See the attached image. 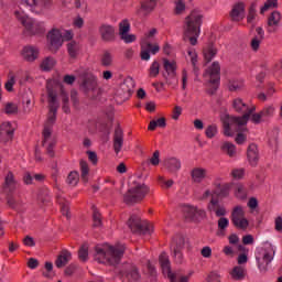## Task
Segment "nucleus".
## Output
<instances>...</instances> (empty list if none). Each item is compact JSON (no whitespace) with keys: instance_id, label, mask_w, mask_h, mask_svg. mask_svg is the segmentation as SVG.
I'll list each match as a JSON object with an SVG mask.
<instances>
[{"instance_id":"nucleus-42","label":"nucleus","mask_w":282,"mask_h":282,"mask_svg":"<svg viewBox=\"0 0 282 282\" xmlns=\"http://www.w3.org/2000/svg\"><path fill=\"white\" fill-rule=\"evenodd\" d=\"M93 226L94 228H100L102 226V216L96 208L93 209Z\"/></svg>"},{"instance_id":"nucleus-35","label":"nucleus","mask_w":282,"mask_h":282,"mask_svg":"<svg viewBox=\"0 0 282 282\" xmlns=\"http://www.w3.org/2000/svg\"><path fill=\"white\" fill-rule=\"evenodd\" d=\"M67 52L70 58H76V56H78V52H80V45L76 41H70L67 44Z\"/></svg>"},{"instance_id":"nucleus-29","label":"nucleus","mask_w":282,"mask_h":282,"mask_svg":"<svg viewBox=\"0 0 282 282\" xmlns=\"http://www.w3.org/2000/svg\"><path fill=\"white\" fill-rule=\"evenodd\" d=\"M188 246V238L178 235L173 239L172 250H184V247Z\"/></svg>"},{"instance_id":"nucleus-6","label":"nucleus","mask_w":282,"mask_h":282,"mask_svg":"<svg viewBox=\"0 0 282 282\" xmlns=\"http://www.w3.org/2000/svg\"><path fill=\"white\" fill-rule=\"evenodd\" d=\"M147 193H149V187L134 181L128 193L123 196V202L126 204H138V202H142L147 197Z\"/></svg>"},{"instance_id":"nucleus-63","label":"nucleus","mask_w":282,"mask_h":282,"mask_svg":"<svg viewBox=\"0 0 282 282\" xmlns=\"http://www.w3.org/2000/svg\"><path fill=\"white\" fill-rule=\"evenodd\" d=\"M231 175L234 180H241V177H243V169L232 170Z\"/></svg>"},{"instance_id":"nucleus-18","label":"nucleus","mask_w":282,"mask_h":282,"mask_svg":"<svg viewBox=\"0 0 282 282\" xmlns=\"http://www.w3.org/2000/svg\"><path fill=\"white\" fill-rule=\"evenodd\" d=\"M279 25H281V12L273 11L268 18L267 32L274 34L279 30Z\"/></svg>"},{"instance_id":"nucleus-22","label":"nucleus","mask_w":282,"mask_h":282,"mask_svg":"<svg viewBox=\"0 0 282 282\" xmlns=\"http://www.w3.org/2000/svg\"><path fill=\"white\" fill-rule=\"evenodd\" d=\"M124 144V133L122 132V128L117 126L113 133V149L115 153L118 155L120 151H122V145Z\"/></svg>"},{"instance_id":"nucleus-4","label":"nucleus","mask_w":282,"mask_h":282,"mask_svg":"<svg viewBox=\"0 0 282 282\" xmlns=\"http://www.w3.org/2000/svg\"><path fill=\"white\" fill-rule=\"evenodd\" d=\"M124 254V246H111L109 243L98 245L95 248V261L107 265H118Z\"/></svg>"},{"instance_id":"nucleus-50","label":"nucleus","mask_w":282,"mask_h":282,"mask_svg":"<svg viewBox=\"0 0 282 282\" xmlns=\"http://www.w3.org/2000/svg\"><path fill=\"white\" fill-rule=\"evenodd\" d=\"M143 45H145L147 50L151 53V54H158V52H160V45L158 44H152L151 42H149V40H145L143 42Z\"/></svg>"},{"instance_id":"nucleus-45","label":"nucleus","mask_w":282,"mask_h":282,"mask_svg":"<svg viewBox=\"0 0 282 282\" xmlns=\"http://www.w3.org/2000/svg\"><path fill=\"white\" fill-rule=\"evenodd\" d=\"M79 165H80V171H82V180H83V182L87 183L89 181V178L87 176V175H89V164H87L86 161H80Z\"/></svg>"},{"instance_id":"nucleus-60","label":"nucleus","mask_w":282,"mask_h":282,"mask_svg":"<svg viewBox=\"0 0 282 282\" xmlns=\"http://www.w3.org/2000/svg\"><path fill=\"white\" fill-rule=\"evenodd\" d=\"M141 47V61H151V52L147 50L144 43H142Z\"/></svg>"},{"instance_id":"nucleus-41","label":"nucleus","mask_w":282,"mask_h":282,"mask_svg":"<svg viewBox=\"0 0 282 282\" xmlns=\"http://www.w3.org/2000/svg\"><path fill=\"white\" fill-rule=\"evenodd\" d=\"M57 202L61 206V213L64 217L69 218V202L65 200L63 197H58Z\"/></svg>"},{"instance_id":"nucleus-19","label":"nucleus","mask_w":282,"mask_h":282,"mask_svg":"<svg viewBox=\"0 0 282 282\" xmlns=\"http://www.w3.org/2000/svg\"><path fill=\"white\" fill-rule=\"evenodd\" d=\"M99 34L106 43H111V41L116 40V28L111 24H101L99 26Z\"/></svg>"},{"instance_id":"nucleus-16","label":"nucleus","mask_w":282,"mask_h":282,"mask_svg":"<svg viewBox=\"0 0 282 282\" xmlns=\"http://www.w3.org/2000/svg\"><path fill=\"white\" fill-rule=\"evenodd\" d=\"M17 129V126L10 121L2 122L0 124V138L3 140V142H9V140H12L14 138V130Z\"/></svg>"},{"instance_id":"nucleus-27","label":"nucleus","mask_w":282,"mask_h":282,"mask_svg":"<svg viewBox=\"0 0 282 282\" xmlns=\"http://www.w3.org/2000/svg\"><path fill=\"white\" fill-rule=\"evenodd\" d=\"M134 88H135V82L131 77L126 78L120 86L121 91H123L126 96H131L133 94Z\"/></svg>"},{"instance_id":"nucleus-59","label":"nucleus","mask_w":282,"mask_h":282,"mask_svg":"<svg viewBox=\"0 0 282 282\" xmlns=\"http://www.w3.org/2000/svg\"><path fill=\"white\" fill-rule=\"evenodd\" d=\"M78 257L80 261H86L87 258L89 257V251L87 249V246H82L78 252Z\"/></svg>"},{"instance_id":"nucleus-54","label":"nucleus","mask_w":282,"mask_h":282,"mask_svg":"<svg viewBox=\"0 0 282 282\" xmlns=\"http://www.w3.org/2000/svg\"><path fill=\"white\" fill-rule=\"evenodd\" d=\"M174 6H175L176 14H182V12H184V10H186V4L184 3L183 0H174Z\"/></svg>"},{"instance_id":"nucleus-52","label":"nucleus","mask_w":282,"mask_h":282,"mask_svg":"<svg viewBox=\"0 0 282 282\" xmlns=\"http://www.w3.org/2000/svg\"><path fill=\"white\" fill-rule=\"evenodd\" d=\"M69 186H76L78 184V172H70L66 180Z\"/></svg>"},{"instance_id":"nucleus-62","label":"nucleus","mask_w":282,"mask_h":282,"mask_svg":"<svg viewBox=\"0 0 282 282\" xmlns=\"http://www.w3.org/2000/svg\"><path fill=\"white\" fill-rule=\"evenodd\" d=\"M221 276L219 275V273L213 271L208 274L207 276V282H220Z\"/></svg>"},{"instance_id":"nucleus-64","label":"nucleus","mask_w":282,"mask_h":282,"mask_svg":"<svg viewBox=\"0 0 282 282\" xmlns=\"http://www.w3.org/2000/svg\"><path fill=\"white\" fill-rule=\"evenodd\" d=\"M173 256L176 263H182L184 256L182 254V251L180 250H173Z\"/></svg>"},{"instance_id":"nucleus-37","label":"nucleus","mask_w":282,"mask_h":282,"mask_svg":"<svg viewBox=\"0 0 282 282\" xmlns=\"http://www.w3.org/2000/svg\"><path fill=\"white\" fill-rule=\"evenodd\" d=\"M214 56H217V48L215 45H209L204 50V58L206 63H210L213 61Z\"/></svg>"},{"instance_id":"nucleus-24","label":"nucleus","mask_w":282,"mask_h":282,"mask_svg":"<svg viewBox=\"0 0 282 282\" xmlns=\"http://www.w3.org/2000/svg\"><path fill=\"white\" fill-rule=\"evenodd\" d=\"M191 177H192V182H194V184H202V182L208 177V170L204 169V167H194L191 171Z\"/></svg>"},{"instance_id":"nucleus-46","label":"nucleus","mask_w":282,"mask_h":282,"mask_svg":"<svg viewBox=\"0 0 282 282\" xmlns=\"http://www.w3.org/2000/svg\"><path fill=\"white\" fill-rule=\"evenodd\" d=\"M229 91H239L243 87V80L241 79H231L229 80Z\"/></svg>"},{"instance_id":"nucleus-33","label":"nucleus","mask_w":282,"mask_h":282,"mask_svg":"<svg viewBox=\"0 0 282 282\" xmlns=\"http://www.w3.org/2000/svg\"><path fill=\"white\" fill-rule=\"evenodd\" d=\"M220 149H221V151H224V153H227V155H229V158H235V155H237V147H235L234 143L225 141L221 144Z\"/></svg>"},{"instance_id":"nucleus-61","label":"nucleus","mask_w":282,"mask_h":282,"mask_svg":"<svg viewBox=\"0 0 282 282\" xmlns=\"http://www.w3.org/2000/svg\"><path fill=\"white\" fill-rule=\"evenodd\" d=\"M216 193L217 192L215 189H206L202 196V199H217Z\"/></svg>"},{"instance_id":"nucleus-5","label":"nucleus","mask_w":282,"mask_h":282,"mask_svg":"<svg viewBox=\"0 0 282 282\" xmlns=\"http://www.w3.org/2000/svg\"><path fill=\"white\" fill-rule=\"evenodd\" d=\"M199 34H202V14L197 11H193L185 19L184 41H189L191 45H197Z\"/></svg>"},{"instance_id":"nucleus-28","label":"nucleus","mask_w":282,"mask_h":282,"mask_svg":"<svg viewBox=\"0 0 282 282\" xmlns=\"http://www.w3.org/2000/svg\"><path fill=\"white\" fill-rule=\"evenodd\" d=\"M72 260V253L67 250L62 251L55 261L56 268H65L67 263Z\"/></svg>"},{"instance_id":"nucleus-11","label":"nucleus","mask_w":282,"mask_h":282,"mask_svg":"<svg viewBox=\"0 0 282 282\" xmlns=\"http://www.w3.org/2000/svg\"><path fill=\"white\" fill-rule=\"evenodd\" d=\"M82 89L87 94L90 98H98L100 94H102V90L98 87V80L96 79V76L94 75H87L83 78Z\"/></svg>"},{"instance_id":"nucleus-51","label":"nucleus","mask_w":282,"mask_h":282,"mask_svg":"<svg viewBox=\"0 0 282 282\" xmlns=\"http://www.w3.org/2000/svg\"><path fill=\"white\" fill-rule=\"evenodd\" d=\"M248 193L246 191V186L243 185H237L236 187V197H238V199H246Z\"/></svg>"},{"instance_id":"nucleus-39","label":"nucleus","mask_w":282,"mask_h":282,"mask_svg":"<svg viewBox=\"0 0 282 282\" xmlns=\"http://www.w3.org/2000/svg\"><path fill=\"white\" fill-rule=\"evenodd\" d=\"M232 107L236 111H238V112L245 111L246 113H248V110L250 109V108H248V105H246L243 102V100H241L240 98H237L234 100Z\"/></svg>"},{"instance_id":"nucleus-53","label":"nucleus","mask_w":282,"mask_h":282,"mask_svg":"<svg viewBox=\"0 0 282 282\" xmlns=\"http://www.w3.org/2000/svg\"><path fill=\"white\" fill-rule=\"evenodd\" d=\"M217 132H218L217 126L210 124V126H208V127L206 128V130H205V135H206L207 138H209V139H213V138H215V135H217Z\"/></svg>"},{"instance_id":"nucleus-13","label":"nucleus","mask_w":282,"mask_h":282,"mask_svg":"<svg viewBox=\"0 0 282 282\" xmlns=\"http://www.w3.org/2000/svg\"><path fill=\"white\" fill-rule=\"evenodd\" d=\"M119 276L122 282H135L140 281V271L134 264H124L119 271Z\"/></svg>"},{"instance_id":"nucleus-58","label":"nucleus","mask_w":282,"mask_h":282,"mask_svg":"<svg viewBox=\"0 0 282 282\" xmlns=\"http://www.w3.org/2000/svg\"><path fill=\"white\" fill-rule=\"evenodd\" d=\"M184 213L188 219H195L196 207L187 205L184 207Z\"/></svg>"},{"instance_id":"nucleus-32","label":"nucleus","mask_w":282,"mask_h":282,"mask_svg":"<svg viewBox=\"0 0 282 282\" xmlns=\"http://www.w3.org/2000/svg\"><path fill=\"white\" fill-rule=\"evenodd\" d=\"M58 89L61 91V98H62V109L64 111V113H69V96L67 95V93L65 91V88H63V85L58 86Z\"/></svg>"},{"instance_id":"nucleus-47","label":"nucleus","mask_w":282,"mask_h":282,"mask_svg":"<svg viewBox=\"0 0 282 282\" xmlns=\"http://www.w3.org/2000/svg\"><path fill=\"white\" fill-rule=\"evenodd\" d=\"M229 225L230 220H228V218L224 216H220V218L218 219V235H224V230H226Z\"/></svg>"},{"instance_id":"nucleus-21","label":"nucleus","mask_w":282,"mask_h":282,"mask_svg":"<svg viewBox=\"0 0 282 282\" xmlns=\"http://www.w3.org/2000/svg\"><path fill=\"white\" fill-rule=\"evenodd\" d=\"M18 187L19 183L17 182V178H14V174L12 172H8L4 177V183L2 184L4 193H14Z\"/></svg>"},{"instance_id":"nucleus-14","label":"nucleus","mask_w":282,"mask_h":282,"mask_svg":"<svg viewBox=\"0 0 282 282\" xmlns=\"http://www.w3.org/2000/svg\"><path fill=\"white\" fill-rule=\"evenodd\" d=\"M274 254H276V247L268 245L264 248V252L262 256V261H264L265 264L261 263V258L256 257L260 272H268V265H270V263H272V261L274 260Z\"/></svg>"},{"instance_id":"nucleus-36","label":"nucleus","mask_w":282,"mask_h":282,"mask_svg":"<svg viewBox=\"0 0 282 282\" xmlns=\"http://www.w3.org/2000/svg\"><path fill=\"white\" fill-rule=\"evenodd\" d=\"M158 127H160L161 129H164V127H166V118L161 117L159 119H154L150 121L148 129L149 131H155Z\"/></svg>"},{"instance_id":"nucleus-17","label":"nucleus","mask_w":282,"mask_h":282,"mask_svg":"<svg viewBox=\"0 0 282 282\" xmlns=\"http://www.w3.org/2000/svg\"><path fill=\"white\" fill-rule=\"evenodd\" d=\"M129 30H131L129 20H122L119 23V35L124 43H133V41H135V35L129 34Z\"/></svg>"},{"instance_id":"nucleus-40","label":"nucleus","mask_w":282,"mask_h":282,"mask_svg":"<svg viewBox=\"0 0 282 282\" xmlns=\"http://www.w3.org/2000/svg\"><path fill=\"white\" fill-rule=\"evenodd\" d=\"M148 74L150 78H158V76L160 75V62H152L150 68L148 69Z\"/></svg>"},{"instance_id":"nucleus-38","label":"nucleus","mask_w":282,"mask_h":282,"mask_svg":"<svg viewBox=\"0 0 282 282\" xmlns=\"http://www.w3.org/2000/svg\"><path fill=\"white\" fill-rule=\"evenodd\" d=\"M101 65L104 67H111L113 65V54L109 51H105L101 55Z\"/></svg>"},{"instance_id":"nucleus-26","label":"nucleus","mask_w":282,"mask_h":282,"mask_svg":"<svg viewBox=\"0 0 282 282\" xmlns=\"http://www.w3.org/2000/svg\"><path fill=\"white\" fill-rule=\"evenodd\" d=\"M247 158L251 166H257V162H259V150L257 149V144L251 143L248 147Z\"/></svg>"},{"instance_id":"nucleus-57","label":"nucleus","mask_w":282,"mask_h":282,"mask_svg":"<svg viewBox=\"0 0 282 282\" xmlns=\"http://www.w3.org/2000/svg\"><path fill=\"white\" fill-rule=\"evenodd\" d=\"M14 83H17L14 74L13 73H9V79H8V82L4 85L7 91H12V87H14Z\"/></svg>"},{"instance_id":"nucleus-7","label":"nucleus","mask_w":282,"mask_h":282,"mask_svg":"<svg viewBox=\"0 0 282 282\" xmlns=\"http://www.w3.org/2000/svg\"><path fill=\"white\" fill-rule=\"evenodd\" d=\"M159 263L164 276L169 278L171 282H188V276L171 272V260H169L166 252L160 254Z\"/></svg>"},{"instance_id":"nucleus-2","label":"nucleus","mask_w":282,"mask_h":282,"mask_svg":"<svg viewBox=\"0 0 282 282\" xmlns=\"http://www.w3.org/2000/svg\"><path fill=\"white\" fill-rule=\"evenodd\" d=\"M47 91L48 116L46 122L44 123L42 145L45 147L47 155H50V158H54V147H56V139L54 135H52V128L54 127V122H56V113L58 111V107H61V102H58V94L56 90L47 86Z\"/></svg>"},{"instance_id":"nucleus-10","label":"nucleus","mask_w":282,"mask_h":282,"mask_svg":"<svg viewBox=\"0 0 282 282\" xmlns=\"http://www.w3.org/2000/svg\"><path fill=\"white\" fill-rule=\"evenodd\" d=\"M163 67L165 70V73H163L165 84L169 85V87H172V89H175L178 83L176 73L177 65L175 64V62L164 58Z\"/></svg>"},{"instance_id":"nucleus-3","label":"nucleus","mask_w":282,"mask_h":282,"mask_svg":"<svg viewBox=\"0 0 282 282\" xmlns=\"http://www.w3.org/2000/svg\"><path fill=\"white\" fill-rule=\"evenodd\" d=\"M257 111V107H251L247 112H245L241 117H227V120L224 122V133L225 135H232L230 132L231 129L235 131H243L246 124H248V120L251 118V122L254 124H259L265 120L261 112L254 113Z\"/></svg>"},{"instance_id":"nucleus-9","label":"nucleus","mask_w":282,"mask_h":282,"mask_svg":"<svg viewBox=\"0 0 282 282\" xmlns=\"http://www.w3.org/2000/svg\"><path fill=\"white\" fill-rule=\"evenodd\" d=\"M220 72L221 66H219V62H214L204 75L205 78H209L208 94H210V96L219 88Z\"/></svg>"},{"instance_id":"nucleus-30","label":"nucleus","mask_w":282,"mask_h":282,"mask_svg":"<svg viewBox=\"0 0 282 282\" xmlns=\"http://www.w3.org/2000/svg\"><path fill=\"white\" fill-rule=\"evenodd\" d=\"M243 3H237L236 6H234L230 17L232 21H241L243 19Z\"/></svg>"},{"instance_id":"nucleus-43","label":"nucleus","mask_w":282,"mask_h":282,"mask_svg":"<svg viewBox=\"0 0 282 282\" xmlns=\"http://www.w3.org/2000/svg\"><path fill=\"white\" fill-rule=\"evenodd\" d=\"M54 65H56V61H54V58L52 57H46L45 59H43L41 68L43 69V72H50V69H52Z\"/></svg>"},{"instance_id":"nucleus-15","label":"nucleus","mask_w":282,"mask_h":282,"mask_svg":"<svg viewBox=\"0 0 282 282\" xmlns=\"http://www.w3.org/2000/svg\"><path fill=\"white\" fill-rule=\"evenodd\" d=\"M48 50L51 52H58L63 46V32L57 29H53L47 34Z\"/></svg>"},{"instance_id":"nucleus-25","label":"nucleus","mask_w":282,"mask_h":282,"mask_svg":"<svg viewBox=\"0 0 282 282\" xmlns=\"http://www.w3.org/2000/svg\"><path fill=\"white\" fill-rule=\"evenodd\" d=\"M22 56L24 61L33 63V61H36V58H39V48H36L35 46H24L22 50Z\"/></svg>"},{"instance_id":"nucleus-34","label":"nucleus","mask_w":282,"mask_h":282,"mask_svg":"<svg viewBox=\"0 0 282 282\" xmlns=\"http://www.w3.org/2000/svg\"><path fill=\"white\" fill-rule=\"evenodd\" d=\"M230 275L235 281H243L246 279V269L243 267H235Z\"/></svg>"},{"instance_id":"nucleus-55","label":"nucleus","mask_w":282,"mask_h":282,"mask_svg":"<svg viewBox=\"0 0 282 282\" xmlns=\"http://www.w3.org/2000/svg\"><path fill=\"white\" fill-rule=\"evenodd\" d=\"M260 113L262 115V118H264V120L267 118H272V116H274V107L272 106L265 107L260 111Z\"/></svg>"},{"instance_id":"nucleus-20","label":"nucleus","mask_w":282,"mask_h":282,"mask_svg":"<svg viewBox=\"0 0 282 282\" xmlns=\"http://www.w3.org/2000/svg\"><path fill=\"white\" fill-rule=\"evenodd\" d=\"M207 210L214 213L216 217H226V207L219 203V198H213L207 205Z\"/></svg>"},{"instance_id":"nucleus-48","label":"nucleus","mask_w":282,"mask_h":282,"mask_svg":"<svg viewBox=\"0 0 282 282\" xmlns=\"http://www.w3.org/2000/svg\"><path fill=\"white\" fill-rule=\"evenodd\" d=\"M216 199L217 197H228V185H218L216 189Z\"/></svg>"},{"instance_id":"nucleus-49","label":"nucleus","mask_w":282,"mask_h":282,"mask_svg":"<svg viewBox=\"0 0 282 282\" xmlns=\"http://www.w3.org/2000/svg\"><path fill=\"white\" fill-rule=\"evenodd\" d=\"M18 111H19V107H18L15 104L8 102V104L4 106V112H6L8 116H12V115L17 113Z\"/></svg>"},{"instance_id":"nucleus-12","label":"nucleus","mask_w":282,"mask_h":282,"mask_svg":"<svg viewBox=\"0 0 282 282\" xmlns=\"http://www.w3.org/2000/svg\"><path fill=\"white\" fill-rule=\"evenodd\" d=\"M231 223L239 230H247L250 223L246 218V212H243V207L236 206L231 212Z\"/></svg>"},{"instance_id":"nucleus-44","label":"nucleus","mask_w":282,"mask_h":282,"mask_svg":"<svg viewBox=\"0 0 282 282\" xmlns=\"http://www.w3.org/2000/svg\"><path fill=\"white\" fill-rule=\"evenodd\" d=\"M276 6H279L278 0H267L264 6L261 7V9H260V14H265V12H268V10H272V9L276 8Z\"/></svg>"},{"instance_id":"nucleus-1","label":"nucleus","mask_w":282,"mask_h":282,"mask_svg":"<svg viewBox=\"0 0 282 282\" xmlns=\"http://www.w3.org/2000/svg\"><path fill=\"white\" fill-rule=\"evenodd\" d=\"M20 9L14 11V15L25 29V34L29 36H43L45 34V24L36 21L23 11V8H29L31 12H39L43 8L42 0H20Z\"/></svg>"},{"instance_id":"nucleus-56","label":"nucleus","mask_w":282,"mask_h":282,"mask_svg":"<svg viewBox=\"0 0 282 282\" xmlns=\"http://www.w3.org/2000/svg\"><path fill=\"white\" fill-rule=\"evenodd\" d=\"M188 56H189L191 63L194 67V72H195V74H197V53L193 50H189L188 51Z\"/></svg>"},{"instance_id":"nucleus-31","label":"nucleus","mask_w":282,"mask_h":282,"mask_svg":"<svg viewBox=\"0 0 282 282\" xmlns=\"http://www.w3.org/2000/svg\"><path fill=\"white\" fill-rule=\"evenodd\" d=\"M165 166L171 173H175L182 169V162L176 158L165 160Z\"/></svg>"},{"instance_id":"nucleus-23","label":"nucleus","mask_w":282,"mask_h":282,"mask_svg":"<svg viewBox=\"0 0 282 282\" xmlns=\"http://www.w3.org/2000/svg\"><path fill=\"white\" fill-rule=\"evenodd\" d=\"M155 6H158V0H143L141 7L137 9V14L147 17V14H151L155 10Z\"/></svg>"},{"instance_id":"nucleus-8","label":"nucleus","mask_w":282,"mask_h":282,"mask_svg":"<svg viewBox=\"0 0 282 282\" xmlns=\"http://www.w3.org/2000/svg\"><path fill=\"white\" fill-rule=\"evenodd\" d=\"M128 228L134 235H151L153 232V225L147 220H141L140 216L132 215L128 220Z\"/></svg>"}]
</instances>
